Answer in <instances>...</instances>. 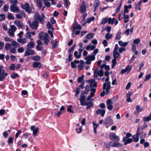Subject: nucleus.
Wrapping results in <instances>:
<instances>
[{
  "instance_id": "1",
  "label": "nucleus",
  "mask_w": 151,
  "mask_h": 151,
  "mask_svg": "<svg viewBox=\"0 0 151 151\" xmlns=\"http://www.w3.org/2000/svg\"><path fill=\"white\" fill-rule=\"evenodd\" d=\"M39 39L44 40V44L47 45L50 42V37L47 33H44L42 32H40L39 35Z\"/></svg>"
},
{
  "instance_id": "2",
  "label": "nucleus",
  "mask_w": 151,
  "mask_h": 151,
  "mask_svg": "<svg viewBox=\"0 0 151 151\" xmlns=\"http://www.w3.org/2000/svg\"><path fill=\"white\" fill-rule=\"evenodd\" d=\"M46 17L44 16L43 14H42L41 16L37 12L35 13L34 16V19L36 22L39 23L40 22V23L43 24L45 21V19Z\"/></svg>"
},
{
  "instance_id": "3",
  "label": "nucleus",
  "mask_w": 151,
  "mask_h": 151,
  "mask_svg": "<svg viewBox=\"0 0 151 151\" xmlns=\"http://www.w3.org/2000/svg\"><path fill=\"white\" fill-rule=\"evenodd\" d=\"M109 80V78L108 77L106 79L105 81L106 82L103 84V89L106 90V94L107 95L109 92V90L110 88L111 83L110 81H108Z\"/></svg>"
},
{
  "instance_id": "4",
  "label": "nucleus",
  "mask_w": 151,
  "mask_h": 151,
  "mask_svg": "<svg viewBox=\"0 0 151 151\" xmlns=\"http://www.w3.org/2000/svg\"><path fill=\"white\" fill-rule=\"evenodd\" d=\"M21 7L23 9L25 10L26 12L29 14H30L32 12V8L30 7V5L29 3L21 4Z\"/></svg>"
},
{
  "instance_id": "5",
  "label": "nucleus",
  "mask_w": 151,
  "mask_h": 151,
  "mask_svg": "<svg viewBox=\"0 0 151 151\" xmlns=\"http://www.w3.org/2000/svg\"><path fill=\"white\" fill-rule=\"evenodd\" d=\"M84 94L82 93L81 95L80 96V102L81 105V106H85V105H87V102L86 101V97L84 95Z\"/></svg>"
},
{
  "instance_id": "6",
  "label": "nucleus",
  "mask_w": 151,
  "mask_h": 151,
  "mask_svg": "<svg viewBox=\"0 0 151 151\" xmlns=\"http://www.w3.org/2000/svg\"><path fill=\"white\" fill-rule=\"evenodd\" d=\"M103 75L104 72L102 69L98 71V69H97L94 71V77L95 78H97L98 75L99 76L101 77Z\"/></svg>"
},
{
  "instance_id": "7",
  "label": "nucleus",
  "mask_w": 151,
  "mask_h": 151,
  "mask_svg": "<svg viewBox=\"0 0 151 151\" xmlns=\"http://www.w3.org/2000/svg\"><path fill=\"white\" fill-rule=\"evenodd\" d=\"M109 137L110 139L112 141H119V137L116 136L115 134L113 132H111L109 135Z\"/></svg>"
},
{
  "instance_id": "8",
  "label": "nucleus",
  "mask_w": 151,
  "mask_h": 151,
  "mask_svg": "<svg viewBox=\"0 0 151 151\" xmlns=\"http://www.w3.org/2000/svg\"><path fill=\"white\" fill-rule=\"evenodd\" d=\"M104 123L106 125L109 124L111 125L114 124V122L111 116H109L105 119Z\"/></svg>"
},
{
  "instance_id": "9",
  "label": "nucleus",
  "mask_w": 151,
  "mask_h": 151,
  "mask_svg": "<svg viewBox=\"0 0 151 151\" xmlns=\"http://www.w3.org/2000/svg\"><path fill=\"white\" fill-rule=\"evenodd\" d=\"M86 7L85 1H83L80 7V12L82 14L85 13L86 11Z\"/></svg>"
},
{
  "instance_id": "10",
  "label": "nucleus",
  "mask_w": 151,
  "mask_h": 151,
  "mask_svg": "<svg viewBox=\"0 0 151 151\" xmlns=\"http://www.w3.org/2000/svg\"><path fill=\"white\" fill-rule=\"evenodd\" d=\"M10 10L11 11L15 13H18L19 11V7L17 5L12 4L10 6Z\"/></svg>"
},
{
  "instance_id": "11",
  "label": "nucleus",
  "mask_w": 151,
  "mask_h": 151,
  "mask_svg": "<svg viewBox=\"0 0 151 151\" xmlns=\"http://www.w3.org/2000/svg\"><path fill=\"white\" fill-rule=\"evenodd\" d=\"M38 22H36V21H34L31 23V22L29 23L30 27L32 29H36L38 26Z\"/></svg>"
},
{
  "instance_id": "12",
  "label": "nucleus",
  "mask_w": 151,
  "mask_h": 151,
  "mask_svg": "<svg viewBox=\"0 0 151 151\" xmlns=\"http://www.w3.org/2000/svg\"><path fill=\"white\" fill-rule=\"evenodd\" d=\"M140 130L139 127H138L137 129V132L135 135H133L132 136V137L134 139V141L135 142H137L139 140V130Z\"/></svg>"
},
{
  "instance_id": "13",
  "label": "nucleus",
  "mask_w": 151,
  "mask_h": 151,
  "mask_svg": "<svg viewBox=\"0 0 151 151\" xmlns=\"http://www.w3.org/2000/svg\"><path fill=\"white\" fill-rule=\"evenodd\" d=\"M35 54V51L32 50H30L27 48V50L25 51L24 54V56H27L29 55H32Z\"/></svg>"
},
{
  "instance_id": "14",
  "label": "nucleus",
  "mask_w": 151,
  "mask_h": 151,
  "mask_svg": "<svg viewBox=\"0 0 151 151\" xmlns=\"http://www.w3.org/2000/svg\"><path fill=\"white\" fill-rule=\"evenodd\" d=\"M90 91H91L90 93V95L88 96L87 99V101L91 99L92 97L94 96L95 93L96 91V88H91L90 89Z\"/></svg>"
},
{
  "instance_id": "15",
  "label": "nucleus",
  "mask_w": 151,
  "mask_h": 151,
  "mask_svg": "<svg viewBox=\"0 0 151 151\" xmlns=\"http://www.w3.org/2000/svg\"><path fill=\"white\" fill-rule=\"evenodd\" d=\"M123 140L125 145H127L128 144L130 143L133 141V139H132L129 138L127 139V137H124L123 138Z\"/></svg>"
},
{
  "instance_id": "16",
  "label": "nucleus",
  "mask_w": 151,
  "mask_h": 151,
  "mask_svg": "<svg viewBox=\"0 0 151 151\" xmlns=\"http://www.w3.org/2000/svg\"><path fill=\"white\" fill-rule=\"evenodd\" d=\"M105 113V111L104 109H99L96 111V114L97 115H98L99 114H100L101 116L102 117L104 116Z\"/></svg>"
},
{
  "instance_id": "17",
  "label": "nucleus",
  "mask_w": 151,
  "mask_h": 151,
  "mask_svg": "<svg viewBox=\"0 0 151 151\" xmlns=\"http://www.w3.org/2000/svg\"><path fill=\"white\" fill-rule=\"evenodd\" d=\"M90 86L86 85L85 87V91H82V93L85 94H88L89 91H90Z\"/></svg>"
},
{
  "instance_id": "18",
  "label": "nucleus",
  "mask_w": 151,
  "mask_h": 151,
  "mask_svg": "<svg viewBox=\"0 0 151 151\" xmlns=\"http://www.w3.org/2000/svg\"><path fill=\"white\" fill-rule=\"evenodd\" d=\"M7 75L8 74L7 73L4 72L0 73V81H2L4 79Z\"/></svg>"
},
{
  "instance_id": "19",
  "label": "nucleus",
  "mask_w": 151,
  "mask_h": 151,
  "mask_svg": "<svg viewBox=\"0 0 151 151\" xmlns=\"http://www.w3.org/2000/svg\"><path fill=\"white\" fill-rule=\"evenodd\" d=\"M100 4V2L99 0H95L94 1V4L93 5L95 7L94 11H95L96 10V8Z\"/></svg>"
},
{
  "instance_id": "20",
  "label": "nucleus",
  "mask_w": 151,
  "mask_h": 151,
  "mask_svg": "<svg viewBox=\"0 0 151 151\" xmlns=\"http://www.w3.org/2000/svg\"><path fill=\"white\" fill-rule=\"evenodd\" d=\"M122 146V144L118 142V141L114 142L113 143V145L111 146V147H121Z\"/></svg>"
},
{
  "instance_id": "21",
  "label": "nucleus",
  "mask_w": 151,
  "mask_h": 151,
  "mask_svg": "<svg viewBox=\"0 0 151 151\" xmlns=\"http://www.w3.org/2000/svg\"><path fill=\"white\" fill-rule=\"evenodd\" d=\"M15 24L20 28H22L23 27V25L22 23L20 21L16 20L14 22Z\"/></svg>"
},
{
  "instance_id": "22",
  "label": "nucleus",
  "mask_w": 151,
  "mask_h": 151,
  "mask_svg": "<svg viewBox=\"0 0 151 151\" xmlns=\"http://www.w3.org/2000/svg\"><path fill=\"white\" fill-rule=\"evenodd\" d=\"M151 120V112L148 116L144 117L143 118V121L145 122H147Z\"/></svg>"
},
{
  "instance_id": "23",
  "label": "nucleus",
  "mask_w": 151,
  "mask_h": 151,
  "mask_svg": "<svg viewBox=\"0 0 151 151\" xmlns=\"http://www.w3.org/2000/svg\"><path fill=\"white\" fill-rule=\"evenodd\" d=\"M41 64L39 62H34L33 64V66L34 68L38 67L40 68L41 67Z\"/></svg>"
},
{
  "instance_id": "24",
  "label": "nucleus",
  "mask_w": 151,
  "mask_h": 151,
  "mask_svg": "<svg viewBox=\"0 0 151 151\" xmlns=\"http://www.w3.org/2000/svg\"><path fill=\"white\" fill-rule=\"evenodd\" d=\"M128 42H124L123 41L120 40L118 42V43L119 45L122 47H125L128 44Z\"/></svg>"
},
{
  "instance_id": "25",
  "label": "nucleus",
  "mask_w": 151,
  "mask_h": 151,
  "mask_svg": "<svg viewBox=\"0 0 151 151\" xmlns=\"http://www.w3.org/2000/svg\"><path fill=\"white\" fill-rule=\"evenodd\" d=\"M86 58L89 59L91 61L95 60V57L94 55H88L86 57Z\"/></svg>"
},
{
  "instance_id": "26",
  "label": "nucleus",
  "mask_w": 151,
  "mask_h": 151,
  "mask_svg": "<svg viewBox=\"0 0 151 151\" xmlns=\"http://www.w3.org/2000/svg\"><path fill=\"white\" fill-rule=\"evenodd\" d=\"M25 36L27 38H28L30 39V40H33V39L31 38V33L30 32H27L25 35Z\"/></svg>"
},
{
  "instance_id": "27",
  "label": "nucleus",
  "mask_w": 151,
  "mask_h": 151,
  "mask_svg": "<svg viewBox=\"0 0 151 151\" xmlns=\"http://www.w3.org/2000/svg\"><path fill=\"white\" fill-rule=\"evenodd\" d=\"M34 43L33 42H30L27 45V48L29 49L33 48L34 47Z\"/></svg>"
},
{
  "instance_id": "28",
  "label": "nucleus",
  "mask_w": 151,
  "mask_h": 151,
  "mask_svg": "<svg viewBox=\"0 0 151 151\" xmlns=\"http://www.w3.org/2000/svg\"><path fill=\"white\" fill-rule=\"evenodd\" d=\"M17 41L21 43H24L26 42V40L25 38L19 39L17 40Z\"/></svg>"
},
{
  "instance_id": "29",
  "label": "nucleus",
  "mask_w": 151,
  "mask_h": 151,
  "mask_svg": "<svg viewBox=\"0 0 151 151\" xmlns=\"http://www.w3.org/2000/svg\"><path fill=\"white\" fill-rule=\"evenodd\" d=\"M114 58H117L120 55V54L117 51H113Z\"/></svg>"
},
{
  "instance_id": "30",
  "label": "nucleus",
  "mask_w": 151,
  "mask_h": 151,
  "mask_svg": "<svg viewBox=\"0 0 151 151\" xmlns=\"http://www.w3.org/2000/svg\"><path fill=\"white\" fill-rule=\"evenodd\" d=\"M124 22L125 23H127L129 20V15H126L124 14Z\"/></svg>"
},
{
  "instance_id": "31",
  "label": "nucleus",
  "mask_w": 151,
  "mask_h": 151,
  "mask_svg": "<svg viewBox=\"0 0 151 151\" xmlns=\"http://www.w3.org/2000/svg\"><path fill=\"white\" fill-rule=\"evenodd\" d=\"M12 45L15 47H19L20 45L17 42L13 40L12 41Z\"/></svg>"
},
{
  "instance_id": "32",
  "label": "nucleus",
  "mask_w": 151,
  "mask_h": 151,
  "mask_svg": "<svg viewBox=\"0 0 151 151\" xmlns=\"http://www.w3.org/2000/svg\"><path fill=\"white\" fill-rule=\"evenodd\" d=\"M51 43L52 44V48L55 49L58 46V42L56 40L54 41V43H53V41H51Z\"/></svg>"
},
{
  "instance_id": "33",
  "label": "nucleus",
  "mask_w": 151,
  "mask_h": 151,
  "mask_svg": "<svg viewBox=\"0 0 151 151\" xmlns=\"http://www.w3.org/2000/svg\"><path fill=\"white\" fill-rule=\"evenodd\" d=\"M87 105H86L87 106L86 108L87 109H90L91 107L93 106V103L91 101L87 102Z\"/></svg>"
},
{
  "instance_id": "34",
  "label": "nucleus",
  "mask_w": 151,
  "mask_h": 151,
  "mask_svg": "<svg viewBox=\"0 0 151 151\" xmlns=\"http://www.w3.org/2000/svg\"><path fill=\"white\" fill-rule=\"evenodd\" d=\"M73 107V106L71 105H70L69 106H68V107L67 108V111L71 113H74V111H73L71 109Z\"/></svg>"
},
{
  "instance_id": "35",
  "label": "nucleus",
  "mask_w": 151,
  "mask_h": 151,
  "mask_svg": "<svg viewBox=\"0 0 151 151\" xmlns=\"http://www.w3.org/2000/svg\"><path fill=\"white\" fill-rule=\"evenodd\" d=\"M94 34L92 33H90L87 34L85 38L88 39H91L93 37Z\"/></svg>"
},
{
  "instance_id": "36",
  "label": "nucleus",
  "mask_w": 151,
  "mask_h": 151,
  "mask_svg": "<svg viewBox=\"0 0 151 151\" xmlns=\"http://www.w3.org/2000/svg\"><path fill=\"white\" fill-rule=\"evenodd\" d=\"M115 20V19L114 18H113L112 19L111 18H109L108 19V22L109 24H113L114 23V22Z\"/></svg>"
},
{
  "instance_id": "37",
  "label": "nucleus",
  "mask_w": 151,
  "mask_h": 151,
  "mask_svg": "<svg viewBox=\"0 0 151 151\" xmlns=\"http://www.w3.org/2000/svg\"><path fill=\"white\" fill-rule=\"evenodd\" d=\"M42 0H37V6L40 8L42 7Z\"/></svg>"
},
{
  "instance_id": "38",
  "label": "nucleus",
  "mask_w": 151,
  "mask_h": 151,
  "mask_svg": "<svg viewBox=\"0 0 151 151\" xmlns=\"http://www.w3.org/2000/svg\"><path fill=\"white\" fill-rule=\"evenodd\" d=\"M86 81L90 83L89 86H92V84L94 82H95V80L94 79H91L88 80Z\"/></svg>"
},
{
  "instance_id": "39",
  "label": "nucleus",
  "mask_w": 151,
  "mask_h": 151,
  "mask_svg": "<svg viewBox=\"0 0 151 151\" xmlns=\"http://www.w3.org/2000/svg\"><path fill=\"white\" fill-rule=\"evenodd\" d=\"M11 47V44L9 43H7L5 45V49L7 50H9L10 49Z\"/></svg>"
},
{
  "instance_id": "40",
  "label": "nucleus",
  "mask_w": 151,
  "mask_h": 151,
  "mask_svg": "<svg viewBox=\"0 0 151 151\" xmlns=\"http://www.w3.org/2000/svg\"><path fill=\"white\" fill-rule=\"evenodd\" d=\"M116 59L114 58L112 60V64L111 65V68H114L116 64Z\"/></svg>"
},
{
  "instance_id": "41",
  "label": "nucleus",
  "mask_w": 151,
  "mask_h": 151,
  "mask_svg": "<svg viewBox=\"0 0 151 151\" xmlns=\"http://www.w3.org/2000/svg\"><path fill=\"white\" fill-rule=\"evenodd\" d=\"M32 59L34 60L39 61L40 60V57L38 55L33 56L32 57Z\"/></svg>"
},
{
  "instance_id": "42",
  "label": "nucleus",
  "mask_w": 151,
  "mask_h": 151,
  "mask_svg": "<svg viewBox=\"0 0 151 151\" xmlns=\"http://www.w3.org/2000/svg\"><path fill=\"white\" fill-rule=\"evenodd\" d=\"M112 36L113 35L112 34L110 35L109 33H106L105 35V38L106 39L109 40L112 37Z\"/></svg>"
},
{
  "instance_id": "43",
  "label": "nucleus",
  "mask_w": 151,
  "mask_h": 151,
  "mask_svg": "<svg viewBox=\"0 0 151 151\" xmlns=\"http://www.w3.org/2000/svg\"><path fill=\"white\" fill-rule=\"evenodd\" d=\"M82 29L81 26L79 24L77 25L76 27H73V31L74 32V30L76 29Z\"/></svg>"
},
{
  "instance_id": "44",
  "label": "nucleus",
  "mask_w": 151,
  "mask_h": 151,
  "mask_svg": "<svg viewBox=\"0 0 151 151\" xmlns=\"http://www.w3.org/2000/svg\"><path fill=\"white\" fill-rule=\"evenodd\" d=\"M47 28L48 29H52V30H53V28L52 27V25L49 22H47Z\"/></svg>"
},
{
  "instance_id": "45",
  "label": "nucleus",
  "mask_w": 151,
  "mask_h": 151,
  "mask_svg": "<svg viewBox=\"0 0 151 151\" xmlns=\"http://www.w3.org/2000/svg\"><path fill=\"white\" fill-rule=\"evenodd\" d=\"M74 56L76 59L79 58L81 57V54H79L78 55V52L77 51H75L74 53Z\"/></svg>"
},
{
  "instance_id": "46",
  "label": "nucleus",
  "mask_w": 151,
  "mask_h": 151,
  "mask_svg": "<svg viewBox=\"0 0 151 151\" xmlns=\"http://www.w3.org/2000/svg\"><path fill=\"white\" fill-rule=\"evenodd\" d=\"M7 17L9 19H14V17L10 13H8L7 15Z\"/></svg>"
},
{
  "instance_id": "47",
  "label": "nucleus",
  "mask_w": 151,
  "mask_h": 151,
  "mask_svg": "<svg viewBox=\"0 0 151 151\" xmlns=\"http://www.w3.org/2000/svg\"><path fill=\"white\" fill-rule=\"evenodd\" d=\"M121 32L120 31H119L118 32L117 36L115 37V39L116 40H120L121 38Z\"/></svg>"
},
{
  "instance_id": "48",
  "label": "nucleus",
  "mask_w": 151,
  "mask_h": 151,
  "mask_svg": "<svg viewBox=\"0 0 151 151\" xmlns=\"http://www.w3.org/2000/svg\"><path fill=\"white\" fill-rule=\"evenodd\" d=\"M39 129L38 127L36 128L33 131V134L35 136H36L37 135V132H38Z\"/></svg>"
},
{
  "instance_id": "49",
  "label": "nucleus",
  "mask_w": 151,
  "mask_h": 151,
  "mask_svg": "<svg viewBox=\"0 0 151 151\" xmlns=\"http://www.w3.org/2000/svg\"><path fill=\"white\" fill-rule=\"evenodd\" d=\"M75 46L76 45H74L72 47L69 49L68 51L69 54H72V52H73V50L75 48Z\"/></svg>"
},
{
  "instance_id": "50",
  "label": "nucleus",
  "mask_w": 151,
  "mask_h": 151,
  "mask_svg": "<svg viewBox=\"0 0 151 151\" xmlns=\"http://www.w3.org/2000/svg\"><path fill=\"white\" fill-rule=\"evenodd\" d=\"M108 18L107 17L103 19L102 21L101 22V24H105L107 22Z\"/></svg>"
},
{
  "instance_id": "51",
  "label": "nucleus",
  "mask_w": 151,
  "mask_h": 151,
  "mask_svg": "<svg viewBox=\"0 0 151 151\" xmlns=\"http://www.w3.org/2000/svg\"><path fill=\"white\" fill-rule=\"evenodd\" d=\"M14 32L12 30L9 29L8 30L9 35L11 37H13L14 34Z\"/></svg>"
},
{
  "instance_id": "52",
  "label": "nucleus",
  "mask_w": 151,
  "mask_h": 151,
  "mask_svg": "<svg viewBox=\"0 0 151 151\" xmlns=\"http://www.w3.org/2000/svg\"><path fill=\"white\" fill-rule=\"evenodd\" d=\"M84 77V76L82 75L81 77H79L78 79V81L79 83L81 82L83 80Z\"/></svg>"
},
{
  "instance_id": "53",
  "label": "nucleus",
  "mask_w": 151,
  "mask_h": 151,
  "mask_svg": "<svg viewBox=\"0 0 151 151\" xmlns=\"http://www.w3.org/2000/svg\"><path fill=\"white\" fill-rule=\"evenodd\" d=\"M13 138L12 137H9L8 139V144H12L13 143Z\"/></svg>"
},
{
  "instance_id": "54",
  "label": "nucleus",
  "mask_w": 151,
  "mask_h": 151,
  "mask_svg": "<svg viewBox=\"0 0 151 151\" xmlns=\"http://www.w3.org/2000/svg\"><path fill=\"white\" fill-rule=\"evenodd\" d=\"M141 134L140 137V138H143L145 137L146 136V133L144 132H142L141 133H139V134Z\"/></svg>"
},
{
  "instance_id": "55",
  "label": "nucleus",
  "mask_w": 151,
  "mask_h": 151,
  "mask_svg": "<svg viewBox=\"0 0 151 151\" xmlns=\"http://www.w3.org/2000/svg\"><path fill=\"white\" fill-rule=\"evenodd\" d=\"M44 3L45 5L47 7H49L50 6V2L46 1V0H44Z\"/></svg>"
},
{
  "instance_id": "56",
  "label": "nucleus",
  "mask_w": 151,
  "mask_h": 151,
  "mask_svg": "<svg viewBox=\"0 0 151 151\" xmlns=\"http://www.w3.org/2000/svg\"><path fill=\"white\" fill-rule=\"evenodd\" d=\"M82 126H81L78 129V128H76V130L78 133H80L82 131Z\"/></svg>"
},
{
  "instance_id": "57",
  "label": "nucleus",
  "mask_w": 151,
  "mask_h": 151,
  "mask_svg": "<svg viewBox=\"0 0 151 151\" xmlns=\"http://www.w3.org/2000/svg\"><path fill=\"white\" fill-rule=\"evenodd\" d=\"M112 143V142H110L109 144L105 142L104 143V147H109L111 145V144Z\"/></svg>"
},
{
  "instance_id": "58",
  "label": "nucleus",
  "mask_w": 151,
  "mask_h": 151,
  "mask_svg": "<svg viewBox=\"0 0 151 151\" xmlns=\"http://www.w3.org/2000/svg\"><path fill=\"white\" fill-rule=\"evenodd\" d=\"M94 19H95L94 17H91L88 19L87 22L88 23H89L91 21H93Z\"/></svg>"
},
{
  "instance_id": "59",
  "label": "nucleus",
  "mask_w": 151,
  "mask_h": 151,
  "mask_svg": "<svg viewBox=\"0 0 151 151\" xmlns=\"http://www.w3.org/2000/svg\"><path fill=\"white\" fill-rule=\"evenodd\" d=\"M97 86V83L96 82H94L92 84V86H90V89L91 88H94L96 87Z\"/></svg>"
},
{
  "instance_id": "60",
  "label": "nucleus",
  "mask_w": 151,
  "mask_h": 151,
  "mask_svg": "<svg viewBox=\"0 0 151 151\" xmlns=\"http://www.w3.org/2000/svg\"><path fill=\"white\" fill-rule=\"evenodd\" d=\"M9 69L12 70H14L15 69V65L14 64H12L10 66Z\"/></svg>"
},
{
  "instance_id": "61",
  "label": "nucleus",
  "mask_w": 151,
  "mask_h": 151,
  "mask_svg": "<svg viewBox=\"0 0 151 151\" xmlns=\"http://www.w3.org/2000/svg\"><path fill=\"white\" fill-rule=\"evenodd\" d=\"M93 129H97L99 125V124H97L96 122H93Z\"/></svg>"
},
{
  "instance_id": "62",
  "label": "nucleus",
  "mask_w": 151,
  "mask_h": 151,
  "mask_svg": "<svg viewBox=\"0 0 151 151\" xmlns=\"http://www.w3.org/2000/svg\"><path fill=\"white\" fill-rule=\"evenodd\" d=\"M147 127V124L145 122L141 127V129L143 130Z\"/></svg>"
},
{
  "instance_id": "63",
  "label": "nucleus",
  "mask_w": 151,
  "mask_h": 151,
  "mask_svg": "<svg viewBox=\"0 0 151 151\" xmlns=\"http://www.w3.org/2000/svg\"><path fill=\"white\" fill-rule=\"evenodd\" d=\"M61 113H62V112L60 111L58 112H56L55 113H54V115L55 116H57L58 117H59L60 116V115L61 114Z\"/></svg>"
},
{
  "instance_id": "64",
  "label": "nucleus",
  "mask_w": 151,
  "mask_h": 151,
  "mask_svg": "<svg viewBox=\"0 0 151 151\" xmlns=\"http://www.w3.org/2000/svg\"><path fill=\"white\" fill-rule=\"evenodd\" d=\"M151 77V76L150 74H149L148 75H146L145 76V78L144 80V81H147Z\"/></svg>"
}]
</instances>
